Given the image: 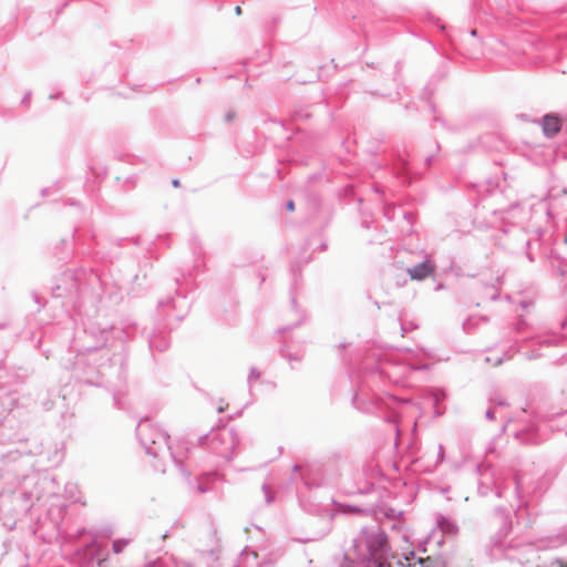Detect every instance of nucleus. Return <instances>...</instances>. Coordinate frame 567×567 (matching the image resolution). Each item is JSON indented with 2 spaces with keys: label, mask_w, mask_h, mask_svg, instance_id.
<instances>
[{
  "label": "nucleus",
  "mask_w": 567,
  "mask_h": 567,
  "mask_svg": "<svg viewBox=\"0 0 567 567\" xmlns=\"http://www.w3.org/2000/svg\"><path fill=\"white\" fill-rule=\"evenodd\" d=\"M434 271V266L425 260L424 262L409 269V275L412 280H423Z\"/></svg>",
  "instance_id": "f257e3e1"
},
{
  "label": "nucleus",
  "mask_w": 567,
  "mask_h": 567,
  "mask_svg": "<svg viewBox=\"0 0 567 567\" xmlns=\"http://www.w3.org/2000/svg\"><path fill=\"white\" fill-rule=\"evenodd\" d=\"M544 134L548 137L556 135L560 130V121L557 116L546 115L542 121Z\"/></svg>",
  "instance_id": "f03ea898"
},
{
  "label": "nucleus",
  "mask_w": 567,
  "mask_h": 567,
  "mask_svg": "<svg viewBox=\"0 0 567 567\" xmlns=\"http://www.w3.org/2000/svg\"><path fill=\"white\" fill-rule=\"evenodd\" d=\"M404 559H405L406 564H404L401 559H398V565L403 566V567L404 566H406V567H425L424 560L417 559V561H415V556H414L413 551H411V557L405 556Z\"/></svg>",
  "instance_id": "7ed1b4c3"
},
{
  "label": "nucleus",
  "mask_w": 567,
  "mask_h": 567,
  "mask_svg": "<svg viewBox=\"0 0 567 567\" xmlns=\"http://www.w3.org/2000/svg\"><path fill=\"white\" fill-rule=\"evenodd\" d=\"M128 544V539H115L112 543V550L114 554L118 555L127 547Z\"/></svg>",
  "instance_id": "20e7f679"
},
{
  "label": "nucleus",
  "mask_w": 567,
  "mask_h": 567,
  "mask_svg": "<svg viewBox=\"0 0 567 567\" xmlns=\"http://www.w3.org/2000/svg\"><path fill=\"white\" fill-rule=\"evenodd\" d=\"M538 205L542 206V207L538 208L539 210H545V209L547 210L546 203L544 200H539ZM513 208H519L522 210H525V209L534 210V209H536L534 205H528L526 202H522V203L513 206Z\"/></svg>",
  "instance_id": "39448f33"
},
{
  "label": "nucleus",
  "mask_w": 567,
  "mask_h": 567,
  "mask_svg": "<svg viewBox=\"0 0 567 567\" xmlns=\"http://www.w3.org/2000/svg\"><path fill=\"white\" fill-rule=\"evenodd\" d=\"M286 206H287V209H288V210H293V209H295V203H293V200H291V199H290V200H288Z\"/></svg>",
  "instance_id": "423d86ee"
},
{
  "label": "nucleus",
  "mask_w": 567,
  "mask_h": 567,
  "mask_svg": "<svg viewBox=\"0 0 567 567\" xmlns=\"http://www.w3.org/2000/svg\"><path fill=\"white\" fill-rule=\"evenodd\" d=\"M235 12H236V14H238V16H239V14L241 13V8H240L239 6H237V7L235 8Z\"/></svg>",
  "instance_id": "0eeeda50"
},
{
  "label": "nucleus",
  "mask_w": 567,
  "mask_h": 567,
  "mask_svg": "<svg viewBox=\"0 0 567 567\" xmlns=\"http://www.w3.org/2000/svg\"><path fill=\"white\" fill-rule=\"evenodd\" d=\"M173 186L174 187H178L179 186V181L178 179H174L173 181Z\"/></svg>",
  "instance_id": "6e6552de"
},
{
  "label": "nucleus",
  "mask_w": 567,
  "mask_h": 567,
  "mask_svg": "<svg viewBox=\"0 0 567 567\" xmlns=\"http://www.w3.org/2000/svg\"><path fill=\"white\" fill-rule=\"evenodd\" d=\"M141 436H142L143 442H145V443H146V442H147V439L145 437V435H144V433H143V432L141 433Z\"/></svg>",
  "instance_id": "1a4fd4ad"
},
{
  "label": "nucleus",
  "mask_w": 567,
  "mask_h": 567,
  "mask_svg": "<svg viewBox=\"0 0 567 567\" xmlns=\"http://www.w3.org/2000/svg\"><path fill=\"white\" fill-rule=\"evenodd\" d=\"M476 33H477V31H476L475 29H473V30L471 31V34H472L473 37H475V35H476Z\"/></svg>",
  "instance_id": "9d476101"
},
{
  "label": "nucleus",
  "mask_w": 567,
  "mask_h": 567,
  "mask_svg": "<svg viewBox=\"0 0 567 567\" xmlns=\"http://www.w3.org/2000/svg\"><path fill=\"white\" fill-rule=\"evenodd\" d=\"M105 561V559H102L99 561V566H102V564Z\"/></svg>",
  "instance_id": "9b49d317"
},
{
  "label": "nucleus",
  "mask_w": 567,
  "mask_h": 567,
  "mask_svg": "<svg viewBox=\"0 0 567 567\" xmlns=\"http://www.w3.org/2000/svg\"><path fill=\"white\" fill-rule=\"evenodd\" d=\"M224 411V408H218V412H223Z\"/></svg>",
  "instance_id": "f8f14e48"
},
{
  "label": "nucleus",
  "mask_w": 567,
  "mask_h": 567,
  "mask_svg": "<svg viewBox=\"0 0 567 567\" xmlns=\"http://www.w3.org/2000/svg\"><path fill=\"white\" fill-rule=\"evenodd\" d=\"M560 567H567V563L560 564Z\"/></svg>",
  "instance_id": "ddd939ff"
},
{
  "label": "nucleus",
  "mask_w": 567,
  "mask_h": 567,
  "mask_svg": "<svg viewBox=\"0 0 567 567\" xmlns=\"http://www.w3.org/2000/svg\"><path fill=\"white\" fill-rule=\"evenodd\" d=\"M564 241H565V244H567V234H566V237H565Z\"/></svg>",
  "instance_id": "4468645a"
}]
</instances>
